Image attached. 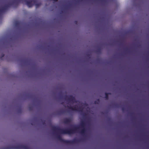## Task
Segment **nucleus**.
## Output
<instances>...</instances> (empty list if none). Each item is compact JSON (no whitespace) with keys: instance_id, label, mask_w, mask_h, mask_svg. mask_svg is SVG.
I'll return each instance as SVG.
<instances>
[{"instance_id":"4","label":"nucleus","mask_w":149,"mask_h":149,"mask_svg":"<svg viewBox=\"0 0 149 149\" xmlns=\"http://www.w3.org/2000/svg\"><path fill=\"white\" fill-rule=\"evenodd\" d=\"M22 3H25L29 7H31L33 5V3H35V0H31L30 1L22 0Z\"/></svg>"},{"instance_id":"3","label":"nucleus","mask_w":149,"mask_h":149,"mask_svg":"<svg viewBox=\"0 0 149 149\" xmlns=\"http://www.w3.org/2000/svg\"><path fill=\"white\" fill-rule=\"evenodd\" d=\"M3 149H30L29 147L26 145L18 144L16 145L9 146Z\"/></svg>"},{"instance_id":"18","label":"nucleus","mask_w":149,"mask_h":149,"mask_svg":"<svg viewBox=\"0 0 149 149\" xmlns=\"http://www.w3.org/2000/svg\"><path fill=\"white\" fill-rule=\"evenodd\" d=\"M4 56V54H1V58L2 57H3Z\"/></svg>"},{"instance_id":"25","label":"nucleus","mask_w":149,"mask_h":149,"mask_svg":"<svg viewBox=\"0 0 149 149\" xmlns=\"http://www.w3.org/2000/svg\"><path fill=\"white\" fill-rule=\"evenodd\" d=\"M31 125H33V124L32 123H31Z\"/></svg>"},{"instance_id":"22","label":"nucleus","mask_w":149,"mask_h":149,"mask_svg":"<svg viewBox=\"0 0 149 149\" xmlns=\"http://www.w3.org/2000/svg\"><path fill=\"white\" fill-rule=\"evenodd\" d=\"M42 123H43V124H45V121H44L43 122H42Z\"/></svg>"},{"instance_id":"10","label":"nucleus","mask_w":149,"mask_h":149,"mask_svg":"<svg viewBox=\"0 0 149 149\" xmlns=\"http://www.w3.org/2000/svg\"><path fill=\"white\" fill-rule=\"evenodd\" d=\"M85 123L84 121H82L81 123L80 126L81 128H85Z\"/></svg>"},{"instance_id":"8","label":"nucleus","mask_w":149,"mask_h":149,"mask_svg":"<svg viewBox=\"0 0 149 149\" xmlns=\"http://www.w3.org/2000/svg\"><path fill=\"white\" fill-rule=\"evenodd\" d=\"M86 129L85 128H82L81 130L80 133L82 135H84L85 134Z\"/></svg>"},{"instance_id":"15","label":"nucleus","mask_w":149,"mask_h":149,"mask_svg":"<svg viewBox=\"0 0 149 149\" xmlns=\"http://www.w3.org/2000/svg\"><path fill=\"white\" fill-rule=\"evenodd\" d=\"M41 5V3H36L35 4V5L36 6V8L40 6Z\"/></svg>"},{"instance_id":"11","label":"nucleus","mask_w":149,"mask_h":149,"mask_svg":"<svg viewBox=\"0 0 149 149\" xmlns=\"http://www.w3.org/2000/svg\"><path fill=\"white\" fill-rule=\"evenodd\" d=\"M20 24V23L18 21H16L15 23V25L16 27H18Z\"/></svg>"},{"instance_id":"14","label":"nucleus","mask_w":149,"mask_h":149,"mask_svg":"<svg viewBox=\"0 0 149 149\" xmlns=\"http://www.w3.org/2000/svg\"><path fill=\"white\" fill-rule=\"evenodd\" d=\"M99 102H100V100L98 99L97 100H96L94 102V103L95 104H98L99 103Z\"/></svg>"},{"instance_id":"16","label":"nucleus","mask_w":149,"mask_h":149,"mask_svg":"<svg viewBox=\"0 0 149 149\" xmlns=\"http://www.w3.org/2000/svg\"><path fill=\"white\" fill-rule=\"evenodd\" d=\"M22 61H23L25 63H27L29 62V61L26 59L22 60Z\"/></svg>"},{"instance_id":"21","label":"nucleus","mask_w":149,"mask_h":149,"mask_svg":"<svg viewBox=\"0 0 149 149\" xmlns=\"http://www.w3.org/2000/svg\"><path fill=\"white\" fill-rule=\"evenodd\" d=\"M86 115V114L85 113H84L83 114V116H85Z\"/></svg>"},{"instance_id":"5","label":"nucleus","mask_w":149,"mask_h":149,"mask_svg":"<svg viewBox=\"0 0 149 149\" xmlns=\"http://www.w3.org/2000/svg\"><path fill=\"white\" fill-rule=\"evenodd\" d=\"M64 98L65 100H68L74 103H76L77 101L76 100L74 97L72 95L67 96L66 95L64 96Z\"/></svg>"},{"instance_id":"23","label":"nucleus","mask_w":149,"mask_h":149,"mask_svg":"<svg viewBox=\"0 0 149 149\" xmlns=\"http://www.w3.org/2000/svg\"><path fill=\"white\" fill-rule=\"evenodd\" d=\"M63 103H64L63 102L61 103V104H63Z\"/></svg>"},{"instance_id":"1","label":"nucleus","mask_w":149,"mask_h":149,"mask_svg":"<svg viewBox=\"0 0 149 149\" xmlns=\"http://www.w3.org/2000/svg\"><path fill=\"white\" fill-rule=\"evenodd\" d=\"M79 129V126L76 125L73 126L72 129H63L60 128L59 127L52 126V130L54 132H56L59 133L63 134H71L75 133Z\"/></svg>"},{"instance_id":"2","label":"nucleus","mask_w":149,"mask_h":149,"mask_svg":"<svg viewBox=\"0 0 149 149\" xmlns=\"http://www.w3.org/2000/svg\"><path fill=\"white\" fill-rule=\"evenodd\" d=\"M56 137L57 139L61 142L66 144H73L79 142L83 140V139L78 140L76 139H74L72 140H65L63 139L60 135L58 134V133H56Z\"/></svg>"},{"instance_id":"9","label":"nucleus","mask_w":149,"mask_h":149,"mask_svg":"<svg viewBox=\"0 0 149 149\" xmlns=\"http://www.w3.org/2000/svg\"><path fill=\"white\" fill-rule=\"evenodd\" d=\"M111 93H105V98L106 100H108L109 99V95H111Z\"/></svg>"},{"instance_id":"24","label":"nucleus","mask_w":149,"mask_h":149,"mask_svg":"<svg viewBox=\"0 0 149 149\" xmlns=\"http://www.w3.org/2000/svg\"><path fill=\"white\" fill-rule=\"evenodd\" d=\"M75 22L76 24L77 23V21H75Z\"/></svg>"},{"instance_id":"20","label":"nucleus","mask_w":149,"mask_h":149,"mask_svg":"<svg viewBox=\"0 0 149 149\" xmlns=\"http://www.w3.org/2000/svg\"><path fill=\"white\" fill-rule=\"evenodd\" d=\"M29 110H32V107H29Z\"/></svg>"},{"instance_id":"17","label":"nucleus","mask_w":149,"mask_h":149,"mask_svg":"<svg viewBox=\"0 0 149 149\" xmlns=\"http://www.w3.org/2000/svg\"><path fill=\"white\" fill-rule=\"evenodd\" d=\"M122 110L123 111H124L125 110V108L124 107H122Z\"/></svg>"},{"instance_id":"6","label":"nucleus","mask_w":149,"mask_h":149,"mask_svg":"<svg viewBox=\"0 0 149 149\" xmlns=\"http://www.w3.org/2000/svg\"><path fill=\"white\" fill-rule=\"evenodd\" d=\"M67 107L68 109L72 111H78L82 112L83 110V109L81 107H79L78 108L76 106L73 107L68 106Z\"/></svg>"},{"instance_id":"19","label":"nucleus","mask_w":149,"mask_h":149,"mask_svg":"<svg viewBox=\"0 0 149 149\" xmlns=\"http://www.w3.org/2000/svg\"><path fill=\"white\" fill-rule=\"evenodd\" d=\"M21 109H19L18 110V112L19 113H21Z\"/></svg>"},{"instance_id":"13","label":"nucleus","mask_w":149,"mask_h":149,"mask_svg":"<svg viewBox=\"0 0 149 149\" xmlns=\"http://www.w3.org/2000/svg\"><path fill=\"white\" fill-rule=\"evenodd\" d=\"M64 113V111L63 110H60L58 111V113L59 114H63Z\"/></svg>"},{"instance_id":"7","label":"nucleus","mask_w":149,"mask_h":149,"mask_svg":"<svg viewBox=\"0 0 149 149\" xmlns=\"http://www.w3.org/2000/svg\"><path fill=\"white\" fill-rule=\"evenodd\" d=\"M72 121V119L70 118H65L64 119V123L66 124L70 123Z\"/></svg>"},{"instance_id":"12","label":"nucleus","mask_w":149,"mask_h":149,"mask_svg":"<svg viewBox=\"0 0 149 149\" xmlns=\"http://www.w3.org/2000/svg\"><path fill=\"white\" fill-rule=\"evenodd\" d=\"M101 50L100 48H98L96 50V52H97V53H101Z\"/></svg>"}]
</instances>
